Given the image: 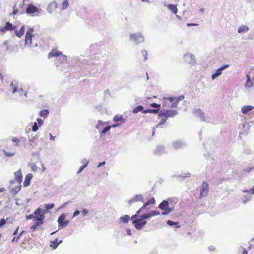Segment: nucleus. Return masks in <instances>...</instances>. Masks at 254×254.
Wrapping results in <instances>:
<instances>
[{
  "instance_id": "obj_1",
  "label": "nucleus",
  "mask_w": 254,
  "mask_h": 254,
  "mask_svg": "<svg viewBox=\"0 0 254 254\" xmlns=\"http://www.w3.org/2000/svg\"><path fill=\"white\" fill-rule=\"evenodd\" d=\"M177 111L174 110H165L161 111L159 115L158 118H161L160 122L157 125L156 127H161V126L165 123L169 117H173L177 114Z\"/></svg>"
},
{
  "instance_id": "obj_2",
  "label": "nucleus",
  "mask_w": 254,
  "mask_h": 254,
  "mask_svg": "<svg viewBox=\"0 0 254 254\" xmlns=\"http://www.w3.org/2000/svg\"><path fill=\"white\" fill-rule=\"evenodd\" d=\"M45 212L41 208H38L34 211V220L36 221L37 223L41 224H43L44 219H45Z\"/></svg>"
},
{
  "instance_id": "obj_3",
  "label": "nucleus",
  "mask_w": 254,
  "mask_h": 254,
  "mask_svg": "<svg viewBox=\"0 0 254 254\" xmlns=\"http://www.w3.org/2000/svg\"><path fill=\"white\" fill-rule=\"evenodd\" d=\"M21 183H17L14 180L10 182L9 190L12 194H16L21 190Z\"/></svg>"
},
{
  "instance_id": "obj_4",
  "label": "nucleus",
  "mask_w": 254,
  "mask_h": 254,
  "mask_svg": "<svg viewBox=\"0 0 254 254\" xmlns=\"http://www.w3.org/2000/svg\"><path fill=\"white\" fill-rule=\"evenodd\" d=\"M34 30L32 28H29L26 32L25 39V45L28 47L31 46L32 41V38L34 36Z\"/></svg>"
},
{
  "instance_id": "obj_5",
  "label": "nucleus",
  "mask_w": 254,
  "mask_h": 254,
  "mask_svg": "<svg viewBox=\"0 0 254 254\" xmlns=\"http://www.w3.org/2000/svg\"><path fill=\"white\" fill-rule=\"evenodd\" d=\"M184 98V96H180L178 97H165L163 99L164 100L169 101L172 103L170 107L176 108L177 107L179 102L183 99Z\"/></svg>"
},
{
  "instance_id": "obj_6",
  "label": "nucleus",
  "mask_w": 254,
  "mask_h": 254,
  "mask_svg": "<svg viewBox=\"0 0 254 254\" xmlns=\"http://www.w3.org/2000/svg\"><path fill=\"white\" fill-rule=\"evenodd\" d=\"M159 208L163 211L162 213V215H167L172 210L171 208H169L168 202L166 200H163L159 205Z\"/></svg>"
},
{
  "instance_id": "obj_7",
  "label": "nucleus",
  "mask_w": 254,
  "mask_h": 254,
  "mask_svg": "<svg viewBox=\"0 0 254 254\" xmlns=\"http://www.w3.org/2000/svg\"><path fill=\"white\" fill-rule=\"evenodd\" d=\"M65 218L66 215L64 213H62L58 218L57 221L59 229L63 228L68 225L69 222L68 220H65Z\"/></svg>"
},
{
  "instance_id": "obj_8",
  "label": "nucleus",
  "mask_w": 254,
  "mask_h": 254,
  "mask_svg": "<svg viewBox=\"0 0 254 254\" xmlns=\"http://www.w3.org/2000/svg\"><path fill=\"white\" fill-rule=\"evenodd\" d=\"M146 223L147 222L146 221H143L141 218L134 219L132 221V224L135 228L139 230L142 229Z\"/></svg>"
},
{
  "instance_id": "obj_9",
  "label": "nucleus",
  "mask_w": 254,
  "mask_h": 254,
  "mask_svg": "<svg viewBox=\"0 0 254 254\" xmlns=\"http://www.w3.org/2000/svg\"><path fill=\"white\" fill-rule=\"evenodd\" d=\"M130 39L136 43L143 41L144 37L140 33H135L130 35Z\"/></svg>"
},
{
  "instance_id": "obj_10",
  "label": "nucleus",
  "mask_w": 254,
  "mask_h": 254,
  "mask_svg": "<svg viewBox=\"0 0 254 254\" xmlns=\"http://www.w3.org/2000/svg\"><path fill=\"white\" fill-rule=\"evenodd\" d=\"M150 106L152 107L157 108L158 109H146L143 111V113H154L157 114L158 113V111L159 110V107H160V104H158L156 103H151L150 104Z\"/></svg>"
},
{
  "instance_id": "obj_11",
  "label": "nucleus",
  "mask_w": 254,
  "mask_h": 254,
  "mask_svg": "<svg viewBox=\"0 0 254 254\" xmlns=\"http://www.w3.org/2000/svg\"><path fill=\"white\" fill-rule=\"evenodd\" d=\"M39 9L38 8L34 6L33 4H29L26 9V12L28 14L32 15L36 12H38Z\"/></svg>"
},
{
  "instance_id": "obj_12",
  "label": "nucleus",
  "mask_w": 254,
  "mask_h": 254,
  "mask_svg": "<svg viewBox=\"0 0 254 254\" xmlns=\"http://www.w3.org/2000/svg\"><path fill=\"white\" fill-rule=\"evenodd\" d=\"M228 67H229V65H224L223 66H222L221 67L218 69L216 70V72L215 73H214L213 74H212V79L213 80L215 79L216 78H217L218 76H219V75H220L222 74V72L223 70L228 68Z\"/></svg>"
},
{
  "instance_id": "obj_13",
  "label": "nucleus",
  "mask_w": 254,
  "mask_h": 254,
  "mask_svg": "<svg viewBox=\"0 0 254 254\" xmlns=\"http://www.w3.org/2000/svg\"><path fill=\"white\" fill-rule=\"evenodd\" d=\"M208 190V184L206 182H203L202 184V189L200 194V198H202L204 194H206Z\"/></svg>"
},
{
  "instance_id": "obj_14",
  "label": "nucleus",
  "mask_w": 254,
  "mask_h": 254,
  "mask_svg": "<svg viewBox=\"0 0 254 254\" xmlns=\"http://www.w3.org/2000/svg\"><path fill=\"white\" fill-rule=\"evenodd\" d=\"M14 178L15 181L17 183H21L22 181L23 176L21 169H19L18 171L14 173Z\"/></svg>"
},
{
  "instance_id": "obj_15",
  "label": "nucleus",
  "mask_w": 254,
  "mask_h": 254,
  "mask_svg": "<svg viewBox=\"0 0 254 254\" xmlns=\"http://www.w3.org/2000/svg\"><path fill=\"white\" fill-rule=\"evenodd\" d=\"M62 55V52L58 51L57 49L52 50L48 54V58H51L54 57H58Z\"/></svg>"
},
{
  "instance_id": "obj_16",
  "label": "nucleus",
  "mask_w": 254,
  "mask_h": 254,
  "mask_svg": "<svg viewBox=\"0 0 254 254\" xmlns=\"http://www.w3.org/2000/svg\"><path fill=\"white\" fill-rule=\"evenodd\" d=\"M15 28V27L12 25V23L9 22H6L4 27L0 28V30L1 32H4L7 30H12Z\"/></svg>"
},
{
  "instance_id": "obj_17",
  "label": "nucleus",
  "mask_w": 254,
  "mask_h": 254,
  "mask_svg": "<svg viewBox=\"0 0 254 254\" xmlns=\"http://www.w3.org/2000/svg\"><path fill=\"white\" fill-rule=\"evenodd\" d=\"M139 201L144 202L142 196L141 195H137L129 201V203L130 204H131L132 203L138 202Z\"/></svg>"
},
{
  "instance_id": "obj_18",
  "label": "nucleus",
  "mask_w": 254,
  "mask_h": 254,
  "mask_svg": "<svg viewBox=\"0 0 254 254\" xmlns=\"http://www.w3.org/2000/svg\"><path fill=\"white\" fill-rule=\"evenodd\" d=\"M32 177L33 175L31 173H29L26 176L23 183V185L25 187L28 186L30 185Z\"/></svg>"
},
{
  "instance_id": "obj_19",
  "label": "nucleus",
  "mask_w": 254,
  "mask_h": 254,
  "mask_svg": "<svg viewBox=\"0 0 254 254\" xmlns=\"http://www.w3.org/2000/svg\"><path fill=\"white\" fill-rule=\"evenodd\" d=\"M13 11L9 15V16L11 15H15L16 14H21L23 13V10H20L18 7L17 6V4H15L13 7Z\"/></svg>"
},
{
  "instance_id": "obj_20",
  "label": "nucleus",
  "mask_w": 254,
  "mask_h": 254,
  "mask_svg": "<svg viewBox=\"0 0 254 254\" xmlns=\"http://www.w3.org/2000/svg\"><path fill=\"white\" fill-rule=\"evenodd\" d=\"M62 241L60 240L58 241V238H56L53 241H51L50 247L52 248L53 249H56L58 246L62 243Z\"/></svg>"
},
{
  "instance_id": "obj_21",
  "label": "nucleus",
  "mask_w": 254,
  "mask_h": 254,
  "mask_svg": "<svg viewBox=\"0 0 254 254\" xmlns=\"http://www.w3.org/2000/svg\"><path fill=\"white\" fill-rule=\"evenodd\" d=\"M24 32L25 28L24 26H22L20 27L19 30H16L15 33L17 37L21 38L24 35Z\"/></svg>"
},
{
  "instance_id": "obj_22",
  "label": "nucleus",
  "mask_w": 254,
  "mask_h": 254,
  "mask_svg": "<svg viewBox=\"0 0 254 254\" xmlns=\"http://www.w3.org/2000/svg\"><path fill=\"white\" fill-rule=\"evenodd\" d=\"M253 108L254 107L252 106H244L242 108L241 111L243 113L247 114L249 111H252L253 109Z\"/></svg>"
},
{
  "instance_id": "obj_23",
  "label": "nucleus",
  "mask_w": 254,
  "mask_h": 254,
  "mask_svg": "<svg viewBox=\"0 0 254 254\" xmlns=\"http://www.w3.org/2000/svg\"><path fill=\"white\" fill-rule=\"evenodd\" d=\"M130 217L128 215H125L120 218V220L123 223H128L130 220Z\"/></svg>"
},
{
  "instance_id": "obj_24",
  "label": "nucleus",
  "mask_w": 254,
  "mask_h": 254,
  "mask_svg": "<svg viewBox=\"0 0 254 254\" xmlns=\"http://www.w3.org/2000/svg\"><path fill=\"white\" fill-rule=\"evenodd\" d=\"M168 9L172 11L174 14H177L178 12V9L177 5H175L172 4H170L167 6Z\"/></svg>"
},
{
  "instance_id": "obj_25",
  "label": "nucleus",
  "mask_w": 254,
  "mask_h": 254,
  "mask_svg": "<svg viewBox=\"0 0 254 254\" xmlns=\"http://www.w3.org/2000/svg\"><path fill=\"white\" fill-rule=\"evenodd\" d=\"M155 203V201L154 198H152L149 200H148L141 208V210H143L147 206L150 204H154Z\"/></svg>"
},
{
  "instance_id": "obj_26",
  "label": "nucleus",
  "mask_w": 254,
  "mask_h": 254,
  "mask_svg": "<svg viewBox=\"0 0 254 254\" xmlns=\"http://www.w3.org/2000/svg\"><path fill=\"white\" fill-rule=\"evenodd\" d=\"M3 152L5 156L7 157H13L15 154V151L14 150L13 151L8 152L6 150H3Z\"/></svg>"
},
{
  "instance_id": "obj_27",
  "label": "nucleus",
  "mask_w": 254,
  "mask_h": 254,
  "mask_svg": "<svg viewBox=\"0 0 254 254\" xmlns=\"http://www.w3.org/2000/svg\"><path fill=\"white\" fill-rule=\"evenodd\" d=\"M49 112L47 109L42 110L40 112V115L44 118H46L49 115Z\"/></svg>"
},
{
  "instance_id": "obj_28",
  "label": "nucleus",
  "mask_w": 254,
  "mask_h": 254,
  "mask_svg": "<svg viewBox=\"0 0 254 254\" xmlns=\"http://www.w3.org/2000/svg\"><path fill=\"white\" fill-rule=\"evenodd\" d=\"M123 121L124 119L121 116L117 115L114 117V121L115 122H123Z\"/></svg>"
},
{
  "instance_id": "obj_29",
  "label": "nucleus",
  "mask_w": 254,
  "mask_h": 254,
  "mask_svg": "<svg viewBox=\"0 0 254 254\" xmlns=\"http://www.w3.org/2000/svg\"><path fill=\"white\" fill-rule=\"evenodd\" d=\"M69 5L68 1L67 0H64L62 4V9L64 10L66 9Z\"/></svg>"
},
{
  "instance_id": "obj_30",
  "label": "nucleus",
  "mask_w": 254,
  "mask_h": 254,
  "mask_svg": "<svg viewBox=\"0 0 254 254\" xmlns=\"http://www.w3.org/2000/svg\"><path fill=\"white\" fill-rule=\"evenodd\" d=\"M247 80L246 84H245V87H247V88L251 87L252 86L253 83H252V81H250V78L249 77V75H247Z\"/></svg>"
},
{
  "instance_id": "obj_31",
  "label": "nucleus",
  "mask_w": 254,
  "mask_h": 254,
  "mask_svg": "<svg viewBox=\"0 0 254 254\" xmlns=\"http://www.w3.org/2000/svg\"><path fill=\"white\" fill-rule=\"evenodd\" d=\"M58 7V4L57 3L55 2V1H54L53 2H51L49 5L48 6V8L49 9H55L56 8H57Z\"/></svg>"
},
{
  "instance_id": "obj_32",
  "label": "nucleus",
  "mask_w": 254,
  "mask_h": 254,
  "mask_svg": "<svg viewBox=\"0 0 254 254\" xmlns=\"http://www.w3.org/2000/svg\"><path fill=\"white\" fill-rule=\"evenodd\" d=\"M141 56L142 57L143 61H146L147 59V52L146 50L142 51L141 52Z\"/></svg>"
},
{
  "instance_id": "obj_33",
  "label": "nucleus",
  "mask_w": 254,
  "mask_h": 254,
  "mask_svg": "<svg viewBox=\"0 0 254 254\" xmlns=\"http://www.w3.org/2000/svg\"><path fill=\"white\" fill-rule=\"evenodd\" d=\"M248 28L246 26H242L240 27L238 30V33H242L244 32H246L248 30Z\"/></svg>"
},
{
  "instance_id": "obj_34",
  "label": "nucleus",
  "mask_w": 254,
  "mask_h": 254,
  "mask_svg": "<svg viewBox=\"0 0 254 254\" xmlns=\"http://www.w3.org/2000/svg\"><path fill=\"white\" fill-rule=\"evenodd\" d=\"M143 107L142 106H138L137 107H136L135 108H134L133 110V113H137L140 111H144L143 110Z\"/></svg>"
},
{
  "instance_id": "obj_35",
  "label": "nucleus",
  "mask_w": 254,
  "mask_h": 254,
  "mask_svg": "<svg viewBox=\"0 0 254 254\" xmlns=\"http://www.w3.org/2000/svg\"><path fill=\"white\" fill-rule=\"evenodd\" d=\"M25 232V231H22L20 233V234L17 236V235H14V238H13L12 240V242H18L20 237L22 235V234H23Z\"/></svg>"
},
{
  "instance_id": "obj_36",
  "label": "nucleus",
  "mask_w": 254,
  "mask_h": 254,
  "mask_svg": "<svg viewBox=\"0 0 254 254\" xmlns=\"http://www.w3.org/2000/svg\"><path fill=\"white\" fill-rule=\"evenodd\" d=\"M42 224H39L38 223L36 222L33 225L30 227L31 229H32L33 231L36 230L38 226H41Z\"/></svg>"
},
{
  "instance_id": "obj_37",
  "label": "nucleus",
  "mask_w": 254,
  "mask_h": 254,
  "mask_svg": "<svg viewBox=\"0 0 254 254\" xmlns=\"http://www.w3.org/2000/svg\"><path fill=\"white\" fill-rule=\"evenodd\" d=\"M111 126H108L105 127L102 131L101 132V134H105L106 132H107L111 129Z\"/></svg>"
},
{
  "instance_id": "obj_38",
  "label": "nucleus",
  "mask_w": 254,
  "mask_h": 254,
  "mask_svg": "<svg viewBox=\"0 0 254 254\" xmlns=\"http://www.w3.org/2000/svg\"><path fill=\"white\" fill-rule=\"evenodd\" d=\"M88 164V161L85 162L84 163L83 165L80 167V168L78 171V173H80L87 166Z\"/></svg>"
},
{
  "instance_id": "obj_39",
  "label": "nucleus",
  "mask_w": 254,
  "mask_h": 254,
  "mask_svg": "<svg viewBox=\"0 0 254 254\" xmlns=\"http://www.w3.org/2000/svg\"><path fill=\"white\" fill-rule=\"evenodd\" d=\"M150 217H151L150 213H147V214H144L141 216V219H142V220H143V219H147Z\"/></svg>"
},
{
  "instance_id": "obj_40",
  "label": "nucleus",
  "mask_w": 254,
  "mask_h": 254,
  "mask_svg": "<svg viewBox=\"0 0 254 254\" xmlns=\"http://www.w3.org/2000/svg\"><path fill=\"white\" fill-rule=\"evenodd\" d=\"M31 168L33 171L36 172L38 170V167L34 163H31L30 164Z\"/></svg>"
},
{
  "instance_id": "obj_41",
  "label": "nucleus",
  "mask_w": 254,
  "mask_h": 254,
  "mask_svg": "<svg viewBox=\"0 0 254 254\" xmlns=\"http://www.w3.org/2000/svg\"><path fill=\"white\" fill-rule=\"evenodd\" d=\"M142 210H141V208L136 212V214L132 215L131 216V219H135L136 217H137V216H138V215L139 214V213L141 212Z\"/></svg>"
},
{
  "instance_id": "obj_42",
  "label": "nucleus",
  "mask_w": 254,
  "mask_h": 254,
  "mask_svg": "<svg viewBox=\"0 0 254 254\" xmlns=\"http://www.w3.org/2000/svg\"><path fill=\"white\" fill-rule=\"evenodd\" d=\"M151 217L154 216L155 215H158L160 214V212L158 211L155 210V211H152L150 212Z\"/></svg>"
},
{
  "instance_id": "obj_43",
  "label": "nucleus",
  "mask_w": 254,
  "mask_h": 254,
  "mask_svg": "<svg viewBox=\"0 0 254 254\" xmlns=\"http://www.w3.org/2000/svg\"><path fill=\"white\" fill-rule=\"evenodd\" d=\"M12 141L13 142L15 143L16 146H19V143L20 142V139H18L17 138H13L12 139Z\"/></svg>"
},
{
  "instance_id": "obj_44",
  "label": "nucleus",
  "mask_w": 254,
  "mask_h": 254,
  "mask_svg": "<svg viewBox=\"0 0 254 254\" xmlns=\"http://www.w3.org/2000/svg\"><path fill=\"white\" fill-rule=\"evenodd\" d=\"M38 129V125L36 122H35L33 127H32V130L34 132L37 131Z\"/></svg>"
},
{
  "instance_id": "obj_45",
  "label": "nucleus",
  "mask_w": 254,
  "mask_h": 254,
  "mask_svg": "<svg viewBox=\"0 0 254 254\" xmlns=\"http://www.w3.org/2000/svg\"><path fill=\"white\" fill-rule=\"evenodd\" d=\"M167 224H168L170 226H173V225H177L178 223L177 222H173V221H172L171 220H168L167 221Z\"/></svg>"
},
{
  "instance_id": "obj_46",
  "label": "nucleus",
  "mask_w": 254,
  "mask_h": 254,
  "mask_svg": "<svg viewBox=\"0 0 254 254\" xmlns=\"http://www.w3.org/2000/svg\"><path fill=\"white\" fill-rule=\"evenodd\" d=\"M54 207V204L53 203L48 204L45 205V207L47 209H51Z\"/></svg>"
},
{
  "instance_id": "obj_47",
  "label": "nucleus",
  "mask_w": 254,
  "mask_h": 254,
  "mask_svg": "<svg viewBox=\"0 0 254 254\" xmlns=\"http://www.w3.org/2000/svg\"><path fill=\"white\" fill-rule=\"evenodd\" d=\"M239 251L240 252L242 251V254H247V253H248L247 250L246 249L242 248V247L239 249Z\"/></svg>"
},
{
  "instance_id": "obj_48",
  "label": "nucleus",
  "mask_w": 254,
  "mask_h": 254,
  "mask_svg": "<svg viewBox=\"0 0 254 254\" xmlns=\"http://www.w3.org/2000/svg\"><path fill=\"white\" fill-rule=\"evenodd\" d=\"M6 223V220L4 218L0 220V227H1Z\"/></svg>"
},
{
  "instance_id": "obj_49",
  "label": "nucleus",
  "mask_w": 254,
  "mask_h": 254,
  "mask_svg": "<svg viewBox=\"0 0 254 254\" xmlns=\"http://www.w3.org/2000/svg\"><path fill=\"white\" fill-rule=\"evenodd\" d=\"M102 124L103 122L101 121H98V124L96 126V128L99 129L100 128V126L102 125Z\"/></svg>"
},
{
  "instance_id": "obj_50",
  "label": "nucleus",
  "mask_w": 254,
  "mask_h": 254,
  "mask_svg": "<svg viewBox=\"0 0 254 254\" xmlns=\"http://www.w3.org/2000/svg\"><path fill=\"white\" fill-rule=\"evenodd\" d=\"M34 217H35V215H34V214H30L29 215L27 216L26 217V218H27V219H33L34 220Z\"/></svg>"
},
{
  "instance_id": "obj_51",
  "label": "nucleus",
  "mask_w": 254,
  "mask_h": 254,
  "mask_svg": "<svg viewBox=\"0 0 254 254\" xmlns=\"http://www.w3.org/2000/svg\"><path fill=\"white\" fill-rule=\"evenodd\" d=\"M80 214V211H78V210H76L74 213H73V217H76V216H77L78 215H79Z\"/></svg>"
},
{
  "instance_id": "obj_52",
  "label": "nucleus",
  "mask_w": 254,
  "mask_h": 254,
  "mask_svg": "<svg viewBox=\"0 0 254 254\" xmlns=\"http://www.w3.org/2000/svg\"><path fill=\"white\" fill-rule=\"evenodd\" d=\"M37 122H38V123H39V125H40V126H41V125H42V124H43V121H42V120H41V119H40V118H38V119H37Z\"/></svg>"
},
{
  "instance_id": "obj_53",
  "label": "nucleus",
  "mask_w": 254,
  "mask_h": 254,
  "mask_svg": "<svg viewBox=\"0 0 254 254\" xmlns=\"http://www.w3.org/2000/svg\"><path fill=\"white\" fill-rule=\"evenodd\" d=\"M82 213L84 215H86L88 214V211L86 209H83L82 211Z\"/></svg>"
},
{
  "instance_id": "obj_54",
  "label": "nucleus",
  "mask_w": 254,
  "mask_h": 254,
  "mask_svg": "<svg viewBox=\"0 0 254 254\" xmlns=\"http://www.w3.org/2000/svg\"><path fill=\"white\" fill-rule=\"evenodd\" d=\"M127 234L128 235H131V230H130V229H127Z\"/></svg>"
},
{
  "instance_id": "obj_55",
  "label": "nucleus",
  "mask_w": 254,
  "mask_h": 254,
  "mask_svg": "<svg viewBox=\"0 0 254 254\" xmlns=\"http://www.w3.org/2000/svg\"><path fill=\"white\" fill-rule=\"evenodd\" d=\"M19 227H18L17 228V229L15 230V231H14V233H13V235H17V232H18V229H19Z\"/></svg>"
},
{
  "instance_id": "obj_56",
  "label": "nucleus",
  "mask_w": 254,
  "mask_h": 254,
  "mask_svg": "<svg viewBox=\"0 0 254 254\" xmlns=\"http://www.w3.org/2000/svg\"><path fill=\"white\" fill-rule=\"evenodd\" d=\"M195 25H197V24H193V23H188L187 24V26H195Z\"/></svg>"
},
{
  "instance_id": "obj_57",
  "label": "nucleus",
  "mask_w": 254,
  "mask_h": 254,
  "mask_svg": "<svg viewBox=\"0 0 254 254\" xmlns=\"http://www.w3.org/2000/svg\"><path fill=\"white\" fill-rule=\"evenodd\" d=\"M6 190L4 188H0V192H3Z\"/></svg>"
},
{
  "instance_id": "obj_58",
  "label": "nucleus",
  "mask_w": 254,
  "mask_h": 254,
  "mask_svg": "<svg viewBox=\"0 0 254 254\" xmlns=\"http://www.w3.org/2000/svg\"><path fill=\"white\" fill-rule=\"evenodd\" d=\"M105 164V162L104 161V162H103L102 163H99V164L98 165V167H100L101 166H102L103 165H104Z\"/></svg>"
},
{
  "instance_id": "obj_59",
  "label": "nucleus",
  "mask_w": 254,
  "mask_h": 254,
  "mask_svg": "<svg viewBox=\"0 0 254 254\" xmlns=\"http://www.w3.org/2000/svg\"><path fill=\"white\" fill-rule=\"evenodd\" d=\"M50 140H54V137H53L51 133H50Z\"/></svg>"
},
{
  "instance_id": "obj_60",
  "label": "nucleus",
  "mask_w": 254,
  "mask_h": 254,
  "mask_svg": "<svg viewBox=\"0 0 254 254\" xmlns=\"http://www.w3.org/2000/svg\"><path fill=\"white\" fill-rule=\"evenodd\" d=\"M17 91V88L16 87H14L13 90V91H12V93H15Z\"/></svg>"
},
{
  "instance_id": "obj_61",
  "label": "nucleus",
  "mask_w": 254,
  "mask_h": 254,
  "mask_svg": "<svg viewBox=\"0 0 254 254\" xmlns=\"http://www.w3.org/2000/svg\"><path fill=\"white\" fill-rule=\"evenodd\" d=\"M63 58L64 60H66L67 59V57L66 56L64 55Z\"/></svg>"
},
{
  "instance_id": "obj_62",
  "label": "nucleus",
  "mask_w": 254,
  "mask_h": 254,
  "mask_svg": "<svg viewBox=\"0 0 254 254\" xmlns=\"http://www.w3.org/2000/svg\"><path fill=\"white\" fill-rule=\"evenodd\" d=\"M0 77H1V80H3V76L2 74V73L0 74Z\"/></svg>"
},
{
  "instance_id": "obj_63",
  "label": "nucleus",
  "mask_w": 254,
  "mask_h": 254,
  "mask_svg": "<svg viewBox=\"0 0 254 254\" xmlns=\"http://www.w3.org/2000/svg\"><path fill=\"white\" fill-rule=\"evenodd\" d=\"M23 0V2H29L30 0Z\"/></svg>"
},
{
  "instance_id": "obj_64",
  "label": "nucleus",
  "mask_w": 254,
  "mask_h": 254,
  "mask_svg": "<svg viewBox=\"0 0 254 254\" xmlns=\"http://www.w3.org/2000/svg\"><path fill=\"white\" fill-rule=\"evenodd\" d=\"M19 7L22 9V5L21 4L19 5Z\"/></svg>"
}]
</instances>
